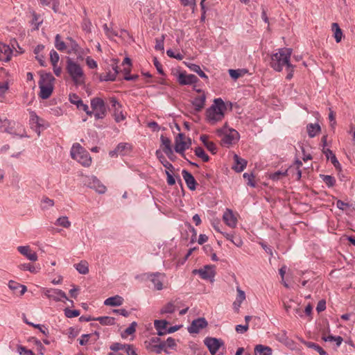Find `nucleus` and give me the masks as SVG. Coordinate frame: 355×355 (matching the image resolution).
I'll return each mask as SVG.
<instances>
[{"label":"nucleus","mask_w":355,"mask_h":355,"mask_svg":"<svg viewBox=\"0 0 355 355\" xmlns=\"http://www.w3.org/2000/svg\"><path fill=\"white\" fill-rule=\"evenodd\" d=\"M336 207L342 211H346L347 209L352 207V205H349V203H346L340 200H338L336 202Z\"/></svg>","instance_id":"49530a36"},{"label":"nucleus","mask_w":355,"mask_h":355,"mask_svg":"<svg viewBox=\"0 0 355 355\" xmlns=\"http://www.w3.org/2000/svg\"><path fill=\"white\" fill-rule=\"evenodd\" d=\"M125 352L128 355H137L133 347L130 345H128Z\"/></svg>","instance_id":"774afa93"},{"label":"nucleus","mask_w":355,"mask_h":355,"mask_svg":"<svg viewBox=\"0 0 355 355\" xmlns=\"http://www.w3.org/2000/svg\"><path fill=\"white\" fill-rule=\"evenodd\" d=\"M151 282L154 284L156 290L160 291L163 288L162 282L156 275L152 276Z\"/></svg>","instance_id":"79ce46f5"},{"label":"nucleus","mask_w":355,"mask_h":355,"mask_svg":"<svg viewBox=\"0 0 355 355\" xmlns=\"http://www.w3.org/2000/svg\"><path fill=\"white\" fill-rule=\"evenodd\" d=\"M55 78L51 73L42 74L39 82L40 88V96L42 99L48 98L53 90V81Z\"/></svg>","instance_id":"7ed1b4c3"},{"label":"nucleus","mask_w":355,"mask_h":355,"mask_svg":"<svg viewBox=\"0 0 355 355\" xmlns=\"http://www.w3.org/2000/svg\"><path fill=\"white\" fill-rule=\"evenodd\" d=\"M86 63L90 69H95L97 67L96 62L91 57H87L86 58Z\"/></svg>","instance_id":"bf43d9fd"},{"label":"nucleus","mask_w":355,"mask_h":355,"mask_svg":"<svg viewBox=\"0 0 355 355\" xmlns=\"http://www.w3.org/2000/svg\"><path fill=\"white\" fill-rule=\"evenodd\" d=\"M326 309V301L324 300H322L318 302L316 310L318 312H321L324 311Z\"/></svg>","instance_id":"680f3d73"},{"label":"nucleus","mask_w":355,"mask_h":355,"mask_svg":"<svg viewBox=\"0 0 355 355\" xmlns=\"http://www.w3.org/2000/svg\"><path fill=\"white\" fill-rule=\"evenodd\" d=\"M189 68L194 72L197 73L201 78L207 79V75L201 70L200 67L195 64L189 66Z\"/></svg>","instance_id":"ea45409f"},{"label":"nucleus","mask_w":355,"mask_h":355,"mask_svg":"<svg viewBox=\"0 0 355 355\" xmlns=\"http://www.w3.org/2000/svg\"><path fill=\"white\" fill-rule=\"evenodd\" d=\"M128 345H123L119 343H113L110 345V349L114 352H117L122 349H126Z\"/></svg>","instance_id":"a18cd8bd"},{"label":"nucleus","mask_w":355,"mask_h":355,"mask_svg":"<svg viewBox=\"0 0 355 355\" xmlns=\"http://www.w3.org/2000/svg\"><path fill=\"white\" fill-rule=\"evenodd\" d=\"M12 51L9 46L0 43V60L8 62L11 60Z\"/></svg>","instance_id":"4468645a"},{"label":"nucleus","mask_w":355,"mask_h":355,"mask_svg":"<svg viewBox=\"0 0 355 355\" xmlns=\"http://www.w3.org/2000/svg\"><path fill=\"white\" fill-rule=\"evenodd\" d=\"M223 218L226 225L229 227L234 228L236 226L237 219L231 209H227L225 211Z\"/></svg>","instance_id":"f3484780"},{"label":"nucleus","mask_w":355,"mask_h":355,"mask_svg":"<svg viewBox=\"0 0 355 355\" xmlns=\"http://www.w3.org/2000/svg\"><path fill=\"white\" fill-rule=\"evenodd\" d=\"M205 100L206 96L205 94L196 97L193 100L192 105L194 106L195 111L200 112L204 108L205 105Z\"/></svg>","instance_id":"412c9836"},{"label":"nucleus","mask_w":355,"mask_h":355,"mask_svg":"<svg viewBox=\"0 0 355 355\" xmlns=\"http://www.w3.org/2000/svg\"><path fill=\"white\" fill-rule=\"evenodd\" d=\"M8 286L12 291H16L19 288H21V290L20 291L21 295H24L25 293V292L26 291V286H25L24 285H21L14 281H10L8 283Z\"/></svg>","instance_id":"473e14b6"},{"label":"nucleus","mask_w":355,"mask_h":355,"mask_svg":"<svg viewBox=\"0 0 355 355\" xmlns=\"http://www.w3.org/2000/svg\"><path fill=\"white\" fill-rule=\"evenodd\" d=\"M205 344L208 347L211 355H216L217 351L223 345V343L215 338H207L205 340Z\"/></svg>","instance_id":"9b49d317"},{"label":"nucleus","mask_w":355,"mask_h":355,"mask_svg":"<svg viewBox=\"0 0 355 355\" xmlns=\"http://www.w3.org/2000/svg\"><path fill=\"white\" fill-rule=\"evenodd\" d=\"M113 116L116 123L124 121L125 119V115L122 110V106H118L116 107V109L114 110Z\"/></svg>","instance_id":"cd10ccee"},{"label":"nucleus","mask_w":355,"mask_h":355,"mask_svg":"<svg viewBox=\"0 0 355 355\" xmlns=\"http://www.w3.org/2000/svg\"><path fill=\"white\" fill-rule=\"evenodd\" d=\"M57 224L65 228H68L71 226V222L69 220L67 216H62L58 218L57 220Z\"/></svg>","instance_id":"4c0bfd02"},{"label":"nucleus","mask_w":355,"mask_h":355,"mask_svg":"<svg viewBox=\"0 0 355 355\" xmlns=\"http://www.w3.org/2000/svg\"><path fill=\"white\" fill-rule=\"evenodd\" d=\"M77 107L78 109H81V110H84L87 113V115L92 116V112L89 110L88 105L86 104H84L83 102H82L78 106H77Z\"/></svg>","instance_id":"e2e57ef3"},{"label":"nucleus","mask_w":355,"mask_h":355,"mask_svg":"<svg viewBox=\"0 0 355 355\" xmlns=\"http://www.w3.org/2000/svg\"><path fill=\"white\" fill-rule=\"evenodd\" d=\"M43 293L49 299L53 300L55 302L61 301L62 298L68 300L66 294L59 289L44 288Z\"/></svg>","instance_id":"1a4fd4ad"},{"label":"nucleus","mask_w":355,"mask_h":355,"mask_svg":"<svg viewBox=\"0 0 355 355\" xmlns=\"http://www.w3.org/2000/svg\"><path fill=\"white\" fill-rule=\"evenodd\" d=\"M161 141L162 145L164 146L163 150L164 152L168 155L169 153H172V149L171 147V141L168 138L165 137L164 136L161 137Z\"/></svg>","instance_id":"2f4dec72"},{"label":"nucleus","mask_w":355,"mask_h":355,"mask_svg":"<svg viewBox=\"0 0 355 355\" xmlns=\"http://www.w3.org/2000/svg\"><path fill=\"white\" fill-rule=\"evenodd\" d=\"M249 325L245 324V325L238 324L236 326V331L238 333L243 334L246 332L248 330Z\"/></svg>","instance_id":"13d9d810"},{"label":"nucleus","mask_w":355,"mask_h":355,"mask_svg":"<svg viewBox=\"0 0 355 355\" xmlns=\"http://www.w3.org/2000/svg\"><path fill=\"white\" fill-rule=\"evenodd\" d=\"M217 132L220 135H223V137L221 140L223 144L230 145L239 139V133L236 130L233 129H228L225 125L221 129H218Z\"/></svg>","instance_id":"0eeeda50"},{"label":"nucleus","mask_w":355,"mask_h":355,"mask_svg":"<svg viewBox=\"0 0 355 355\" xmlns=\"http://www.w3.org/2000/svg\"><path fill=\"white\" fill-rule=\"evenodd\" d=\"M234 164L232 166V168L238 173L243 171L247 166V161L240 157L236 154L234 155Z\"/></svg>","instance_id":"6ab92c4d"},{"label":"nucleus","mask_w":355,"mask_h":355,"mask_svg":"<svg viewBox=\"0 0 355 355\" xmlns=\"http://www.w3.org/2000/svg\"><path fill=\"white\" fill-rule=\"evenodd\" d=\"M136 326H137V323L135 322H132V324L130 325L129 327H128L125 330V332L124 334H127V335H131L133 333L135 332V330H136Z\"/></svg>","instance_id":"4d7b16f0"},{"label":"nucleus","mask_w":355,"mask_h":355,"mask_svg":"<svg viewBox=\"0 0 355 355\" xmlns=\"http://www.w3.org/2000/svg\"><path fill=\"white\" fill-rule=\"evenodd\" d=\"M18 251L30 261H36L37 260V253L32 251L28 245L18 247Z\"/></svg>","instance_id":"dca6fc26"},{"label":"nucleus","mask_w":355,"mask_h":355,"mask_svg":"<svg viewBox=\"0 0 355 355\" xmlns=\"http://www.w3.org/2000/svg\"><path fill=\"white\" fill-rule=\"evenodd\" d=\"M131 150V146L128 144L121 143L119 144L116 148L110 152L111 156L116 155H124L129 153Z\"/></svg>","instance_id":"a211bd4d"},{"label":"nucleus","mask_w":355,"mask_h":355,"mask_svg":"<svg viewBox=\"0 0 355 355\" xmlns=\"http://www.w3.org/2000/svg\"><path fill=\"white\" fill-rule=\"evenodd\" d=\"M154 325L157 331L165 330L168 325V322L165 320H155Z\"/></svg>","instance_id":"c9c22d12"},{"label":"nucleus","mask_w":355,"mask_h":355,"mask_svg":"<svg viewBox=\"0 0 355 355\" xmlns=\"http://www.w3.org/2000/svg\"><path fill=\"white\" fill-rule=\"evenodd\" d=\"M69 101L76 106H78L83 102V101L75 94L69 95Z\"/></svg>","instance_id":"8fccbe9b"},{"label":"nucleus","mask_w":355,"mask_h":355,"mask_svg":"<svg viewBox=\"0 0 355 355\" xmlns=\"http://www.w3.org/2000/svg\"><path fill=\"white\" fill-rule=\"evenodd\" d=\"M287 172H288V170H286L284 172L277 171V172L270 174V179H272L273 180H280L282 177L286 176Z\"/></svg>","instance_id":"c03bdc74"},{"label":"nucleus","mask_w":355,"mask_h":355,"mask_svg":"<svg viewBox=\"0 0 355 355\" xmlns=\"http://www.w3.org/2000/svg\"><path fill=\"white\" fill-rule=\"evenodd\" d=\"M19 268L21 270H28L31 272L35 273L37 272V270L34 266L30 264V263H24L19 266Z\"/></svg>","instance_id":"09e8293b"},{"label":"nucleus","mask_w":355,"mask_h":355,"mask_svg":"<svg viewBox=\"0 0 355 355\" xmlns=\"http://www.w3.org/2000/svg\"><path fill=\"white\" fill-rule=\"evenodd\" d=\"M306 131L310 137H314L321 131L320 125L318 123H309L306 126Z\"/></svg>","instance_id":"5701e85b"},{"label":"nucleus","mask_w":355,"mask_h":355,"mask_svg":"<svg viewBox=\"0 0 355 355\" xmlns=\"http://www.w3.org/2000/svg\"><path fill=\"white\" fill-rule=\"evenodd\" d=\"M76 270L83 275H86L89 272V263L86 261H81L76 265Z\"/></svg>","instance_id":"c756f323"},{"label":"nucleus","mask_w":355,"mask_h":355,"mask_svg":"<svg viewBox=\"0 0 355 355\" xmlns=\"http://www.w3.org/2000/svg\"><path fill=\"white\" fill-rule=\"evenodd\" d=\"M67 70L74 83L77 85H83L85 81V75L81 67L69 58L67 61Z\"/></svg>","instance_id":"20e7f679"},{"label":"nucleus","mask_w":355,"mask_h":355,"mask_svg":"<svg viewBox=\"0 0 355 355\" xmlns=\"http://www.w3.org/2000/svg\"><path fill=\"white\" fill-rule=\"evenodd\" d=\"M321 178H322V180L325 182V184L328 187H331L334 186V184L336 183V180L334 177H332L331 175H321Z\"/></svg>","instance_id":"a19ab883"},{"label":"nucleus","mask_w":355,"mask_h":355,"mask_svg":"<svg viewBox=\"0 0 355 355\" xmlns=\"http://www.w3.org/2000/svg\"><path fill=\"white\" fill-rule=\"evenodd\" d=\"M195 153L196 156L200 157L204 162H207L209 160V156L205 153L202 148H196L195 150Z\"/></svg>","instance_id":"58836bf2"},{"label":"nucleus","mask_w":355,"mask_h":355,"mask_svg":"<svg viewBox=\"0 0 355 355\" xmlns=\"http://www.w3.org/2000/svg\"><path fill=\"white\" fill-rule=\"evenodd\" d=\"M200 140L204 144V145L207 147V150L211 152L212 153H216V145L212 142L208 140V137L205 135L200 136Z\"/></svg>","instance_id":"bb28decb"},{"label":"nucleus","mask_w":355,"mask_h":355,"mask_svg":"<svg viewBox=\"0 0 355 355\" xmlns=\"http://www.w3.org/2000/svg\"><path fill=\"white\" fill-rule=\"evenodd\" d=\"M71 155L73 159L83 166H88L92 162L91 156L79 144L73 146Z\"/></svg>","instance_id":"39448f33"},{"label":"nucleus","mask_w":355,"mask_h":355,"mask_svg":"<svg viewBox=\"0 0 355 355\" xmlns=\"http://www.w3.org/2000/svg\"><path fill=\"white\" fill-rule=\"evenodd\" d=\"M255 355H272V349L268 346L258 345L254 348Z\"/></svg>","instance_id":"a878e982"},{"label":"nucleus","mask_w":355,"mask_h":355,"mask_svg":"<svg viewBox=\"0 0 355 355\" xmlns=\"http://www.w3.org/2000/svg\"><path fill=\"white\" fill-rule=\"evenodd\" d=\"M292 49L282 48L271 55V67L277 71H281L284 67H291L290 58L292 54Z\"/></svg>","instance_id":"f257e3e1"},{"label":"nucleus","mask_w":355,"mask_h":355,"mask_svg":"<svg viewBox=\"0 0 355 355\" xmlns=\"http://www.w3.org/2000/svg\"><path fill=\"white\" fill-rule=\"evenodd\" d=\"M88 187L100 194L105 193L107 190L106 187L95 177H93L89 180Z\"/></svg>","instance_id":"ddd939ff"},{"label":"nucleus","mask_w":355,"mask_h":355,"mask_svg":"<svg viewBox=\"0 0 355 355\" xmlns=\"http://www.w3.org/2000/svg\"><path fill=\"white\" fill-rule=\"evenodd\" d=\"M64 314L67 318H75L80 315V312L78 310H71L69 309H66L64 310Z\"/></svg>","instance_id":"de8ad7c7"},{"label":"nucleus","mask_w":355,"mask_h":355,"mask_svg":"<svg viewBox=\"0 0 355 355\" xmlns=\"http://www.w3.org/2000/svg\"><path fill=\"white\" fill-rule=\"evenodd\" d=\"M94 320L98 321L103 325H113L115 322L114 318L109 316L98 317Z\"/></svg>","instance_id":"7c9ffc66"},{"label":"nucleus","mask_w":355,"mask_h":355,"mask_svg":"<svg viewBox=\"0 0 355 355\" xmlns=\"http://www.w3.org/2000/svg\"><path fill=\"white\" fill-rule=\"evenodd\" d=\"M207 326V322L203 318H200L194 320L191 325L188 327V331L191 334H196L200 329L205 328Z\"/></svg>","instance_id":"f8f14e48"},{"label":"nucleus","mask_w":355,"mask_h":355,"mask_svg":"<svg viewBox=\"0 0 355 355\" xmlns=\"http://www.w3.org/2000/svg\"><path fill=\"white\" fill-rule=\"evenodd\" d=\"M191 144V139L185 138L182 133H180L175 139V150L177 153H182L186 149L190 147Z\"/></svg>","instance_id":"6e6552de"},{"label":"nucleus","mask_w":355,"mask_h":355,"mask_svg":"<svg viewBox=\"0 0 355 355\" xmlns=\"http://www.w3.org/2000/svg\"><path fill=\"white\" fill-rule=\"evenodd\" d=\"M113 69L114 70V72L113 73H107L106 76H105L104 77L103 76H101V80H103V81H108V80H114L115 78H116V76L118 73V67L116 66L113 68Z\"/></svg>","instance_id":"e433bc0d"},{"label":"nucleus","mask_w":355,"mask_h":355,"mask_svg":"<svg viewBox=\"0 0 355 355\" xmlns=\"http://www.w3.org/2000/svg\"><path fill=\"white\" fill-rule=\"evenodd\" d=\"M18 351L20 355L26 354V355H35L34 353L29 349H26L24 347L19 346Z\"/></svg>","instance_id":"052dcab7"},{"label":"nucleus","mask_w":355,"mask_h":355,"mask_svg":"<svg viewBox=\"0 0 355 355\" xmlns=\"http://www.w3.org/2000/svg\"><path fill=\"white\" fill-rule=\"evenodd\" d=\"M286 266H283L279 269V273H280V275H281V277H282V284H284V286L286 288H288V284L284 281V275L286 274Z\"/></svg>","instance_id":"5fc2aeb1"},{"label":"nucleus","mask_w":355,"mask_h":355,"mask_svg":"<svg viewBox=\"0 0 355 355\" xmlns=\"http://www.w3.org/2000/svg\"><path fill=\"white\" fill-rule=\"evenodd\" d=\"M322 151L327 159H330L331 156H335L332 150L329 148H323Z\"/></svg>","instance_id":"69168bd1"},{"label":"nucleus","mask_w":355,"mask_h":355,"mask_svg":"<svg viewBox=\"0 0 355 355\" xmlns=\"http://www.w3.org/2000/svg\"><path fill=\"white\" fill-rule=\"evenodd\" d=\"M90 336V334H84L82 336V338L79 340V343L81 345H84L87 343L89 340V338Z\"/></svg>","instance_id":"338daca9"},{"label":"nucleus","mask_w":355,"mask_h":355,"mask_svg":"<svg viewBox=\"0 0 355 355\" xmlns=\"http://www.w3.org/2000/svg\"><path fill=\"white\" fill-rule=\"evenodd\" d=\"M330 160L332 163V164L334 166V167L336 168V169L337 171H338L339 172H340L342 171V167H341V165L339 163V162L338 161L336 155L335 156H331V158H330Z\"/></svg>","instance_id":"864d4df0"},{"label":"nucleus","mask_w":355,"mask_h":355,"mask_svg":"<svg viewBox=\"0 0 355 355\" xmlns=\"http://www.w3.org/2000/svg\"><path fill=\"white\" fill-rule=\"evenodd\" d=\"M331 31L334 33V37L336 40V42L337 43L340 42L343 36V33L338 23H333L331 24Z\"/></svg>","instance_id":"393cba45"},{"label":"nucleus","mask_w":355,"mask_h":355,"mask_svg":"<svg viewBox=\"0 0 355 355\" xmlns=\"http://www.w3.org/2000/svg\"><path fill=\"white\" fill-rule=\"evenodd\" d=\"M243 178L248 180V184L251 186V187H254L255 186V184L254 182V175L250 173H245L243 174Z\"/></svg>","instance_id":"603ef678"},{"label":"nucleus","mask_w":355,"mask_h":355,"mask_svg":"<svg viewBox=\"0 0 355 355\" xmlns=\"http://www.w3.org/2000/svg\"><path fill=\"white\" fill-rule=\"evenodd\" d=\"M50 60L53 65L57 64L59 61V55L58 53L53 50L50 53Z\"/></svg>","instance_id":"3c124183"},{"label":"nucleus","mask_w":355,"mask_h":355,"mask_svg":"<svg viewBox=\"0 0 355 355\" xmlns=\"http://www.w3.org/2000/svg\"><path fill=\"white\" fill-rule=\"evenodd\" d=\"M123 299L119 295H115L114 297L106 299L104 304L107 306H120L123 304Z\"/></svg>","instance_id":"b1692460"},{"label":"nucleus","mask_w":355,"mask_h":355,"mask_svg":"<svg viewBox=\"0 0 355 355\" xmlns=\"http://www.w3.org/2000/svg\"><path fill=\"white\" fill-rule=\"evenodd\" d=\"M31 121L37 127L43 126V120L41 119L34 112L30 113Z\"/></svg>","instance_id":"72a5a7b5"},{"label":"nucleus","mask_w":355,"mask_h":355,"mask_svg":"<svg viewBox=\"0 0 355 355\" xmlns=\"http://www.w3.org/2000/svg\"><path fill=\"white\" fill-rule=\"evenodd\" d=\"M236 291L238 293L236 300H238L239 302H243L245 300V292L239 287L237 288Z\"/></svg>","instance_id":"6e6d98bb"},{"label":"nucleus","mask_w":355,"mask_h":355,"mask_svg":"<svg viewBox=\"0 0 355 355\" xmlns=\"http://www.w3.org/2000/svg\"><path fill=\"white\" fill-rule=\"evenodd\" d=\"M176 309V306L173 302H169L166 304L160 310L161 314L173 313Z\"/></svg>","instance_id":"c85d7f7f"},{"label":"nucleus","mask_w":355,"mask_h":355,"mask_svg":"<svg viewBox=\"0 0 355 355\" xmlns=\"http://www.w3.org/2000/svg\"><path fill=\"white\" fill-rule=\"evenodd\" d=\"M182 175L184 181L186 182L187 187L191 190H195L196 189V180L193 176L189 173L187 171L184 170L182 171Z\"/></svg>","instance_id":"4be33fe9"},{"label":"nucleus","mask_w":355,"mask_h":355,"mask_svg":"<svg viewBox=\"0 0 355 355\" xmlns=\"http://www.w3.org/2000/svg\"><path fill=\"white\" fill-rule=\"evenodd\" d=\"M167 175V182L169 185H173L175 183V180L169 171H166Z\"/></svg>","instance_id":"0e129e2a"},{"label":"nucleus","mask_w":355,"mask_h":355,"mask_svg":"<svg viewBox=\"0 0 355 355\" xmlns=\"http://www.w3.org/2000/svg\"><path fill=\"white\" fill-rule=\"evenodd\" d=\"M306 345L308 347L313 348L316 350L320 355H328V354L322 347L315 343H308Z\"/></svg>","instance_id":"37998d69"},{"label":"nucleus","mask_w":355,"mask_h":355,"mask_svg":"<svg viewBox=\"0 0 355 355\" xmlns=\"http://www.w3.org/2000/svg\"><path fill=\"white\" fill-rule=\"evenodd\" d=\"M91 107L92 110V116L94 115L95 119H102L105 118L107 114V109L104 101L98 97L91 100Z\"/></svg>","instance_id":"423d86ee"},{"label":"nucleus","mask_w":355,"mask_h":355,"mask_svg":"<svg viewBox=\"0 0 355 355\" xmlns=\"http://www.w3.org/2000/svg\"><path fill=\"white\" fill-rule=\"evenodd\" d=\"M193 272H198L203 279H212L215 275L214 267L212 266H205L203 268L198 270H193Z\"/></svg>","instance_id":"2eb2a0df"},{"label":"nucleus","mask_w":355,"mask_h":355,"mask_svg":"<svg viewBox=\"0 0 355 355\" xmlns=\"http://www.w3.org/2000/svg\"><path fill=\"white\" fill-rule=\"evenodd\" d=\"M67 40L69 42L67 43L68 46L69 47V53L73 52L77 55V58L78 60H83V55L86 54L89 51H85L83 49L79 46V45L71 37H68Z\"/></svg>","instance_id":"9d476101"},{"label":"nucleus","mask_w":355,"mask_h":355,"mask_svg":"<svg viewBox=\"0 0 355 355\" xmlns=\"http://www.w3.org/2000/svg\"><path fill=\"white\" fill-rule=\"evenodd\" d=\"M225 105L221 98H216L214 104L207 110V119L212 125L220 121L224 117Z\"/></svg>","instance_id":"f03ea898"},{"label":"nucleus","mask_w":355,"mask_h":355,"mask_svg":"<svg viewBox=\"0 0 355 355\" xmlns=\"http://www.w3.org/2000/svg\"><path fill=\"white\" fill-rule=\"evenodd\" d=\"M55 46L59 51H64L67 49L65 42L61 40V37L58 34L55 36Z\"/></svg>","instance_id":"f704fd0d"},{"label":"nucleus","mask_w":355,"mask_h":355,"mask_svg":"<svg viewBox=\"0 0 355 355\" xmlns=\"http://www.w3.org/2000/svg\"><path fill=\"white\" fill-rule=\"evenodd\" d=\"M198 81V78L193 74L187 75L181 73L178 76V82L181 85H191Z\"/></svg>","instance_id":"aec40b11"}]
</instances>
